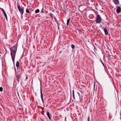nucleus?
<instances>
[{"label":"nucleus","instance_id":"12","mask_svg":"<svg viewBox=\"0 0 121 121\" xmlns=\"http://www.w3.org/2000/svg\"><path fill=\"white\" fill-rule=\"evenodd\" d=\"M70 20V18H69V19L67 20V26H68V25L69 24V22Z\"/></svg>","mask_w":121,"mask_h":121},{"label":"nucleus","instance_id":"25","mask_svg":"<svg viewBox=\"0 0 121 121\" xmlns=\"http://www.w3.org/2000/svg\"><path fill=\"white\" fill-rule=\"evenodd\" d=\"M28 77L27 76H26V79H28Z\"/></svg>","mask_w":121,"mask_h":121},{"label":"nucleus","instance_id":"10","mask_svg":"<svg viewBox=\"0 0 121 121\" xmlns=\"http://www.w3.org/2000/svg\"><path fill=\"white\" fill-rule=\"evenodd\" d=\"M47 115L49 119L50 120H51V118L50 115V113L49 112H47Z\"/></svg>","mask_w":121,"mask_h":121},{"label":"nucleus","instance_id":"32","mask_svg":"<svg viewBox=\"0 0 121 121\" xmlns=\"http://www.w3.org/2000/svg\"><path fill=\"white\" fill-rule=\"evenodd\" d=\"M15 71L16 72V68H15Z\"/></svg>","mask_w":121,"mask_h":121},{"label":"nucleus","instance_id":"30","mask_svg":"<svg viewBox=\"0 0 121 121\" xmlns=\"http://www.w3.org/2000/svg\"><path fill=\"white\" fill-rule=\"evenodd\" d=\"M95 86V84L94 83V88Z\"/></svg>","mask_w":121,"mask_h":121},{"label":"nucleus","instance_id":"15","mask_svg":"<svg viewBox=\"0 0 121 121\" xmlns=\"http://www.w3.org/2000/svg\"><path fill=\"white\" fill-rule=\"evenodd\" d=\"M26 12L27 13H30V12L29 11L28 9H27V8L26 9Z\"/></svg>","mask_w":121,"mask_h":121},{"label":"nucleus","instance_id":"9","mask_svg":"<svg viewBox=\"0 0 121 121\" xmlns=\"http://www.w3.org/2000/svg\"><path fill=\"white\" fill-rule=\"evenodd\" d=\"M82 96L81 97H80L79 99V101L81 103H82L83 102L82 98Z\"/></svg>","mask_w":121,"mask_h":121},{"label":"nucleus","instance_id":"22","mask_svg":"<svg viewBox=\"0 0 121 121\" xmlns=\"http://www.w3.org/2000/svg\"><path fill=\"white\" fill-rule=\"evenodd\" d=\"M87 121H90V117L89 116H88L87 119Z\"/></svg>","mask_w":121,"mask_h":121},{"label":"nucleus","instance_id":"19","mask_svg":"<svg viewBox=\"0 0 121 121\" xmlns=\"http://www.w3.org/2000/svg\"><path fill=\"white\" fill-rule=\"evenodd\" d=\"M51 17H53V15L52 14V13H51L49 15Z\"/></svg>","mask_w":121,"mask_h":121},{"label":"nucleus","instance_id":"14","mask_svg":"<svg viewBox=\"0 0 121 121\" xmlns=\"http://www.w3.org/2000/svg\"><path fill=\"white\" fill-rule=\"evenodd\" d=\"M39 9H37L35 11V12L36 13H39Z\"/></svg>","mask_w":121,"mask_h":121},{"label":"nucleus","instance_id":"13","mask_svg":"<svg viewBox=\"0 0 121 121\" xmlns=\"http://www.w3.org/2000/svg\"><path fill=\"white\" fill-rule=\"evenodd\" d=\"M73 99H75L74 94V90H73Z\"/></svg>","mask_w":121,"mask_h":121},{"label":"nucleus","instance_id":"1","mask_svg":"<svg viewBox=\"0 0 121 121\" xmlns=\"http://www.w3.org/2000/svg\"><path fill=\"white\" fill-rule=\"evenodd\" d=\"M11 51V54L13 63H14V60L16 53L17 51V48L15 46H13L10 48Z\"/></svg>","mask_w":121,"mask_h":121},{"label":"nucleus","instance_id":"3","mask_svg":"<svg viewBox=\"0 0 121 121\" xmlns=\"http://www.w3.org/2000/svg\"><path fill=\"white\" fill-rule=\"evenodd\" d=\"M101 18L99 15H97L96 17L95 22L97 23H100L101 22Z\"/></svg>","mask_w":121,"mask_h":121},{"label":"nucleus","instance_id":"16","mask_svg":"<svg viewBox=\"0 0 121 121\" xmlns=\"http://www.w3.org/2000/svg\"><path fill=\"white\" fill-rule=\"evenodd\" d=\"M0 9L2 10V11L4 14L5 13V11L2 8H0Z\"/></svg>","mask_w":121,"mask_h":121},{"label":"nucleus","instance_id":"28","mask_svg":"<svg viewBox=\"0 0 121 121\" xmlns=\"http://www.w3.org/2000/svg\"><path fill=\"white\" fill-rule=\"evenodd\" d=\"M93 46L94 47V48L95 49V46H94V45H93Z\"/></svg>","mask_w":121,"mask_h":121},{"label":"nucleus","instance_id":"4","mask_svg":"<svg viewBox=\"0 0 121 121\" xmlns=\"http://www.w3.org/2000/svg\"><path fill=\"white\" fill-rule=\"evenodd\" d=\"M20 77H21L20 75H17L16 76V79H15V78L14 79V82L16 83L17 82H16V80H17V83H19V82Z\"/></svg>","mask_w":121,"mask_h":121},{"label":"nucleus","instance_id":"31","mask_svg":"<svg viewBox=\"0 0 121 121\" xmlns=\"http://www.w3.org/2000/svg\"><path fill=\"white\" fill-rule=\"evenodd\" d=\"M107 24H109V22H108L107 23Z\"/></svg>","mask_w":121,"mask_h":121},{"label":"nucleus","instance_id":"2","mask_svg":"<svg viewBox=\"0 0 121 121\" xmlns=\"http://www.w3.org/2000/svg\"><path fill=\"white\" fill-rule=\"evenodd\" d=\"M17 7L19 11L21 13V16L22 17V16L24 13V7H22L21 9V6L19 4H17Z\"/></svg>","mask_w":121,"mask_h":121},{"label":"nucleus","instance_id":"20","mask_svg":"<svg viewBox=\"0 0 121 121\" xmlns=\"http://www.w3.org/2000/svg\"><path fill=\"white\" fill-rule=\"evenodd\" d=\"M76 93H77V94L78 95V96H79V97H81V95H80V94L79 93H78V92H77Z\"/></svg>","mask_w":121,"mask_h":121},{"label":"nucleus","instance_id":"24","mask_svg":"<svg viewBox=\"0 0 121 121\" xmlns=\"http://www.w3.org/2000/svg\"><path fill=\"white\" fill-rule=\"evenodd\" d=\"M5 16H7V14L6 13L4 14Z\"/></svg>","mask_w":121,"mask_h":121},{"label":"nucleus","instance_id":"29","mask_svg":"<svg viewBox=\"0 0 121 121\" xmlns=\"http://www.w3.org/2000/svg\"><path fill=\"white\" fill-rule=\"evenodd\" d=\"M42 13H44V12L43 11V10H42Z\"/></svg>","mask_w":121,"mask_h":121},{"label":"nucleus","instance_id":"7","mask_svg":"<svg viewBox=\"0 0 121 121\" xmlns=\"http://www.w3.org/2000/svg\"><path fill=\"white\" fill-rule=\"evenodd\" d=\"M102 29L104 30L105 34L106 35H108V32L107 30L106 29V28H104V27H102Z\"/></svg>","mask_w":121,"mask_h":121},{"label":"nucleus","instance_id":"11","mask_svg":"<svg viewBox=\"0 0 121 121\" xmlns=\"http://www.w3.org/2000/svg\"><path fill=\"white\" fill-rule=\"evenodd\" d=\"M16 67H18L19 66V62L17 61L16 62Z\"/></svg>","mask_w":121,"mask_h":121},{"label":"nucleus","instance_id":"5","mask_svg":"<svg viewBox=\"0 0 121 121\" xmlns=\"http://www.w3.org/2000/svg\"><path fill=\"white\" fill-rule=\"evenodd\" d=\"M116 7L117 8L116 12L118 13H119L121 12V7L119 6H117Z\"/></svg>","mask_w":121,"mask_h":121},{"label":"nucleus","instance_id":"6","mask_svg":"<svg viewBox=\"0 0 121 121\" xmlns=\"http://www.w3.org/2000/svg\"><path fill=\"white\" fill-rule=\"evenodd\" d=\"M40 93H41V97L42 100V101L43 103H44V100L43 98V95L42 94V88L41 86L40 87Z\"/></svg>","mask_w":121,"mask_h":121},{"label":"nucleus","instance_id":"17","mask_svg":"<svg viewBox=\"0 0 121 121\" xmlns=\"http://www.w3.org/2000/svg\"><path fill=\"white\" fill-rule=\"evenodd\" d=\"M71 47L73 49H74L75 48V46L73 44H72L71 45Z\"/></svg>","mask_w":121,"mask_h":121},{"label":"nucleus","instance_id":"26","mask_svg":"<svg viewBox=\"0 0 121 121\" xmlns=\"http://www.w3.org/2000/svg\"><path fill=\"white\" fill-rule=\"evenodd\" d=\"M108 57H109V58H110L111 57V55H108Z\"/></svg>","mask_w":121,"mask_h":121},{"label":"nucleus","instance_id":"8","mask_svg":"<svg viewBox=\"0 0 121 121\" xmlns=\"http://www.w3.org/2000/svg\"><path fill=\"white\" fill-rule=\"evenodd\" d=\"M113 2L116 5L119 4V0H113Z\"/></svg>","mask_w":121,"mask_h":121},{"label":"nucleus","instance_id":"21","mask_svg":"<svg viewBox=\"0 0 121 121\" xmlns=\"http://www.w3.org/2000/svg\"><path fill=\"white\" fill-rule=\"evenodd\" d=\"M100 61L102 63V64H103V66L104 67V64L103 63V62L102 61V60H100Z\"/></svg>","mask_w":121,"mask_h":121},{"label":"nucleus","instance_id":"18","mask_svg":"<svg viewBox=\"0 0 121 121\" xmlns=\"http://www.w3.org/2000/svg\"><path fill=\"white\" fill-rule=\"evenodd\" d=\"M3 88L2 87H0V91L1 92H2L3 91Z\"/></svg>","mask_w":121,"mask_h":121},{"label":"nucleus","instance_id":"27","mask_svg":"<svg viewBox=\"0 0 121 121\" xmlns=\"http://www.w3.org/2000/svg\"><path fill=\"white\" fill-rule=\"evenodd\" d=\"M65 121H66V117H65Z\"/></svg>","mask_w":121,"mask_h":121},{"label":"nucleus","instance_id":"23","mask_svg":"<svg viewBox=\"0 0 121 121\" xmlns=\"http://www.w3.org/2000/svg\"><path fill=\"white\" fill-rule=\"evenodd\" d=\"M5 18H6V19L7 20H7H8V18H7V16H5Z\"/></svg>","mask_w":121,"mask_h":121}]
</instances>
